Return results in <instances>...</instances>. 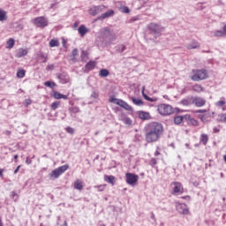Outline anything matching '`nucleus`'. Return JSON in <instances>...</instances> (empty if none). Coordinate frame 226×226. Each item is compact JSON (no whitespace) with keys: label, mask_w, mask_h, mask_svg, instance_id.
I'll return each instance as SVG.
<instances>
[{"label":"nucleus","mask_w":226,"mask_h":226,"mask_svg":"<svg viewBox=\"0 0 226 226\" xmlns=\"http://www.w3.org/2000/svg\"><path fill=\"white\" fill-rule=\"evenodd\" d=\"M163 135V124L152 122L145 127L146 140L148 144L158 142Z\"/></svg>","instance_id":"obj_1"},{"label":"nucleus","mask_w":226,"mask_h":226,"mask_svg":"<svg viewBox=\"0 0 226 226\" xmlns=\"http://www.w3.org/2000/svg\"><path fill=\"white\" fill-rule=\"evenodd\" d=\"M147 36H149L150 40H156L162 36L163 33V26L159 25L158 23L151 22L147 26Z\"/></svg>","instance_id":"obj_2"},{"label":"nucleus","mask_w":226,"mask_h":226,"mask_svg":"<svg viewBox=\"0 0 226 226\" xmlns=\"http://www.w3.org/2000/svg\"><path fill=\"white\" fill-rule=\"evenodd\" d=\"M101 36L104 45H109L112 41H116V34L109 27H104L100 30Z\"/></svg>","instance_id":"obj_3"},{"label":"nucleus","mask_w":226,"mask_h":226,"mask_svg":"<svg viewBox=\"0 0 226 226\" xmlns=\"http://www.w3.org/2000/svg\"><path fill=\"white\" fill-rule=\"evenodd\" d=\"M192 72L194 73L191 79L194 82H199L200 80H206L207 79V71L206 69H201V70H192Z\"/></svg>","instance_id":"obj_4"},{"label":"nucleus","mask_w":226,"mask_h":226,"mask_svg":"<svg viewBox=\"0 0 226 226\" xmlns=\"http://www.w3.org/2000/svg\"><path fill=\"white\" fill-rule=\"evenodd\" d=\"M157 110L161 116H170L174 114V108L170 104H160Z\"/></svg>","instance_id":"obj_5"},{"label":"nucleus","mask_w":226,"mask_h":226,"mask_svg":"<svg viewBox=\"0 0 226 226\" xmlns=\"http://www.w3.org/2000/svg\"><path fill=\"white\" fill-rule=\"evenodd\" d=\"M69 169H70V165L64 164V165L60 166L57 169L54 170L49 174V176H50V177H54V179H57V177H59V176H61L62 174H64V172H66V170Z\"/></svg>","instance_id":"obj_6"},{"label":"nucleus","mask_w":226,"mask_h":226,"mask_svg":"<svg viewBox=\"0 0 226 226\" xmlns=\"http://www.w3.org/2000/svg\"><path fill=\"white\" fill-rule=\"evenodd\" d=\"M34 24L36 26V27H41L43 29V27H47V26H49V19L43 16L37 17L34 19Z\"/></svg>","instance_id":"obj_7"},{"label":"nucleus","mask_w":226,"mask_h":226,"mask_svg":"<svg viewBox=\"0 0 226 226\" xmlns=\"http://www.w3.org/2000/svg\"><path fill=\"white\" fill-rule=\"evenodd\" d=\"M126 183L131 186H135L139 182V175H135L134 173H126Z\"/></svg>","instance_id":"obj_8"},{"label":"nucleus","mask_w":226,"mask_h":226,"mask_svg":"<svg viewBox=\"0 0 226 226\" xmlns=\"http://www.w3.org/2000/svg\"><path fill=\"white\" fill-rule=\"evenodd\" d=\"M176 207L179 215H190V209H188V206L186 204L177 201Z\"/></svg>","instance_id":"obj_9"},{"label":"nucleus","mask_w":226,"mask_h":226,"mask_svg":"<svg viewBox=\"0 0 226 226\" xmlns=\"http://www.w3.org/2000/svg\"><path fill=\"white\" fill-rule=\"evenodd\" d=\"M103 10H105V6L104 5L93 6L92 8H90L88 10V13L92 17H96V15L102 13V11H103Z\"/></svg>","instance_id":"obj_10"},{"label":"nucleus","mask_w":226,"mask_h":226,"mask_svg":"<svg viewBox=\"0 0 226 226\" xmlns=\"http://www.w3.org/2000/svg\"><path fill=\"white\" fill-rule=\"evenodd\" d=\"M56 77L58 80H60L61 84H68L70 82V76L68 72L56 73Z\"/></svg>","instance_id":"obj_11"},{"label":"nucleus","mask_w":226,"mask_h":226,"mask_svg":"<svg viewBox=\"0 0 226 226\" xmlns=\"http://www.w3.org/2000/svg\"><path fill=\"white\" fill-rule=\"evenodd\" d=\"M192 105H195V107H204L206 105V99L202 97H192Z\"/></svg>","instance_id":"obj_12"},{"label":"nucleus","mask_w":226,"mask_h":226,"mask_svg":"<svg viewBox=\"0 0 226 226\" xmlns=\"http://www.w3.org/2000/svg\"><path fill=\"white\" fill-rule=\"evenodd\" d=\"M109 102L114 103L115 105H118V107H121L122 109L124 106V103H126V102H124V100L116 98V96L114 95H111L109 97Z\"/></svg>","instance_id":"obj_13"},{"label":"nucleus","mask_w":226,"mask_h":226,"mask_svg":"<svg viewBox=\"0 0 226 226\" xmlns=\"http://www.w3.org/2000/svg\"><path fill=\"white\" fill-rule=\"evenodd\" d=\"M185 120L187 121V124L190 126H199V121H197L195 118H192V116L185 115Z\"/></svg>","instance_id":"obj_14"},{"label":"nucleus","mask_w":226,"mask_h":226,"mask_svg":"<svg viewBox=\"0 0 226 226\" xmlns=\"http://www.w3.org/2000/svg\"><path fill=\"white\" fill-rule=\"evenodd\" d=\"M120 121H123L124 124H127L128 126H132V118L128 117L125 113H121L119 116Z\"/></svg>","instance_id":"obj_15"},{"label":"nucleus","mask_w":226,"mask_h":226,"mask_svg":"<svg viewBox=\"0 0 226 226\" xmlns=\"http://www.w3.org/2000/svg\"><path fill=\"white\" fill-rule=\"evenodd\" d=\"M181 105L188 107L189 105H193V96H187L180 102Z\"/></svg>","instance_id":"obj_16"},{"label":"nucleus","mask_w":226,"mask_h":226,"mask_svg":"<svg viewBox=\"0 0 226 226\" xmlns=\"http://www.w3.org/2000/svg\"><path fill=\"white\" fill-rule=\"evenodd\" d=\"M112 15H114V10H109L102 13L101 16L97 17L96 20H104V19H109V17H112Z\"/></svg>","instance_id":"obj_17"},{"label":"nucleus","mask_w":226,"mask_h":226,"mask_svg":"<svg viewBox=\"0 0 226 226\" xmlns=\"http://www.w3.org/2000/svg\"><path fill=\"white\" fill-rule=\"evenodd\" d=\"M138 116L139 119H142V121H147L151 118V115L149 114V112L146 111H139Z\"/></svg>","instance_id":"obj_18"},{"label":"nucleus","mask_w":226,"mask_h":226,"mask_svg":"<svg viewBox=\"0 0 226 226\" xmlns=\"http://www.w3.org/2000/svg\"><path fill=\"white\" fill-rule=\"evenodd\" d=\"M78 33L80 34L81 37H84L86 36V34H87V33H89V29L86 27V26L81 25L78 28Z\"/></svg>","instance_id":"obj_19"},{"label":"nucleus","mask_w":226,"mask_h":226,"mask_svg":"<svg viewBox=\"0 0 226 226\" xmlns=\"http://www.w3.org/2000/svg\"><path fill=\"white\" fill-rule=\"evenodd\" d=\"M96 68V63L94 61H89L85 65L86 72H91V70H94Z\"/></svg>","instance_id":"obj_20"},{"label":"nucleus","mask_w":226,"mask_h":226,"mask_svg":"<svg viewBox=\"0 0 226 226\" xmlns=\"http://www.w3.org/2000/svg\"><path fill=\"white\" fill-rule=\"evenodd\" d=\"M104 181H106V183H109V185H112V186H114L115 185V181H116V177L110 175H105L104 176Z\"/></svg>","instance_id":"obj_21"},{"label":"nucleus","mask_w":226,"mask_h":226,"mask_svg":"<svg viewBox=\"0 0 226 226\" xmlns=\"http://www.w3.org/2000/svg\"><path fill=\"white\" fill-rule=\"evenodd\" d=\"M53 96L56 100H68V95L63 94L57 91L54 92Z\"/></svg>","instance_id":"obj_22"},{"label":"nucleus","mask_w":226,"mask_h":226,"mask_svg":"<svg viewBox=\"0 0 226 226\" xmlns=\"http://www.w3.org/2000/svg\"><path fill=\"white\" fill-rule=\"evenodd\" d=\"M214 34L216 37L226 36V25L223 26L222 30H217L214 33Z\"/></svg>","instance_id":"obj_23"},{"label":"nucleus","mask_w":226,"mask_h":226,"mask_svg":"<svg viewBox=\"0 0 226 226\" xmlns=\"http://www.w3.org/2000/svg\"><path fill=\"white\" fill-rule=\"evenodd\" d=\"M27 54V49H19L16 51V57H24Z\"/></svg>","instance_id":"obj_24"},{"label":"nucleus","mask_w":226,"mask_h":226,"mask_svg":"<svg viewBox=\"0 0 226 226\" xmlns=\"http://www.w3.org/2000/svg\"><path fill=\"white\" fill-rule=\"evenodd\" d=\"M131 100L132 103H134V105H137L138 107H142V105H144V101H142L141 99L132 97Z\"/></svg>","instance_id":"obj_25"},{"label":"nucleus","mask_w":226,"mask_h":226,"mask_svg":"<svg viewBox=\"0 0 226 226\" xmlns=\"http://www.w3.org/2000/svg\"><path fill=\"white\" fill-rule=\"evenodd\" d=\"M116 52H118L119 54H123L124 50H126V45L124 44H120L115 47Z\"/></svg>","instance_id":"obj_26"},{"label":"nucleus","mask_w":226,"mask_h":226,"mask_svg":"<svg viewBox=\"0 0 226 226\" xmlns=\"http://www.w3.org/2000/svg\"><path fill=\"white\" fill-rule=\"evenodd\" d=\"M145 89H146V87H143L142 96H143L144 100H147V102H156V99L151 98V97H149V95H147L144 93Z\"/></svg>","instance_id":"obj_27"},{"label":"nucleus","mask_w":226,"mask_h":226,"mask_svg":"<svg viewBox=\"0 0 226 226\" xmlns=\"http://www.w3.org/2000/svg\"><path fill=\"white\" fill-rule=\"evenodd\" d=\"M110 75V72H109V69H102L99 72V76L105 78V77H109Z\"/></svg>","instance_id":"obj_28"},{"label":"nucleus","mask_w":226,"mask_h":226,"mask_svg":"<svg viewBox=\"0 0 226 226\" xmlns=\"http://www.w3.org/2000/svg\"><path fill=\"white\" fill-rule=\"evenodd\" d=\"M192 91H194L195 93H202L204 92V87H202V86L199 84H196L192 86Z\"/></svg>","instance_id":"obj_29"},{"label":"nucleus","mask_w":226,"mask_h":226,"mask_svg":"<svg viewBox=\"0 0 226 226\" xmlns=\"http://www.w3.org/2000/svg\"><path fill=\"white\" fill-rule=\"evenodd\" d=\"M74 188L75 190H82V188H84V185H82V181L81 180H76L74 182Z\"/></svg>","instance_id":"obj_30"},{"label":"nucleus","mask_w":226,"mask_h":226,"mask_svg":"<svg viewBox=\"0 0 226 226\" xmlns=\"http://www.w3.org/2000/svg\"><path fill=\"white\" fill-rule=\"evenodd\" d=\"M4 20H8V16H6V11L0 9V22H4Z\"/></svg>","instance_id":"obj_31"},{"label":"nucleus","mask_w":226,"mask_h":226,"mask_svg":"<svg viewBox=\"0 0 226 226\" xmlns=\"http://www.w3.org/2000/svg\"><path fill=\"white\" fill-rule=\"evenodd\" d=\"M173 193H179L181 192V183L174 182Z\"/></svg>","instance_id":"obj_32"},{"label":"nucleus","mask_w":226,"mask_h":226,"mask_svg":"<svg viewBox=\"0 0 226 226\" xmlns=\"http://www.w3.org/2000/svg\"><path fill=\"white\" fill-rule=\"evenodd\" d=\"M184 119H185V116H176L174 117V123L175 124H181Z\"/></svg>","instance_id":"obj_33"},{"label":"nucleus","mask_w":226,"mask_h":226,"mask_svg":"<svg viewBox=\"0 0 226 226\" xmlns=\"http://www.w3.org/2000/svg\"><path fill=\"white\" fill-rule=\"evenodd\" d=\"M15 47V39L10 38L7 41V49H13Z\"/></svg>","instance_id":"obj_34"},{"label":"nucleus","mask_w":226,"mask_h":226,"mask_svg":"<svg viewBox=\"0 0 226 226\" xmlns=\"http://www.w3.org/2000/svg\"><path fill=\"white\" fill-rule=\"evenodd\" d=\"M122 109H124V110H127L128 112H131V114H133V108L128 104V102H124Z\"/></svg>","instance_id":"obj_35"},{"label":"nucleus","mask_w":226,"mask_h":226,"mask_svg":"<svg viewBox=\"0 0 226 226\" xmlns=\"http://www.w3.org/2000/svg\"><path fill=\"white\" fill-rule=\"evenodd\" d=\"M44 86H46V87H49L50 89H54V87H56V82L54 81H46L44 82Z\"/></svg>","instance_id":"obj_36"},{"label":"nucleus","mask_w":226,"mask_h":226,"mask_svg":"<svg viewBox=\"0 0 226 226\" xmlns=\"http://www.w3.org/2000/svg\"><path fill=\"white\" fill-rule=\"evenodd\" d=\"M18 79H24L26 77V70L21 69L17 72Z\"/></svg>","instance_id":"obj_37"},{"label":"nucleus","mask_w":226,"mask_h":226,"mask_svg":"<svg viewBox=\"0 0 226 226\" xmlns=\"http://www.w3.org/2000/svg\"><path fill=\"white\" fill-rule=\"evenodd\" d=\"M207 140H209V139L207 138V134H201L200 142H202L204 146L207 144Z\"/></svg>","instance_id":"obj_38"},{"label":"nucleus","mask_w":226,"mask_h":226,"mask_svg":"<svg viewBox=\"0 0 226 226\" xmlns=\"http://www.w3.org/2000/svg\"><path fill=\"white\" fill-rule=\"evenodd\" d=\"M59 105H61L60 102H54L51 105H50V109L51 110H57V108L59 107Z\"/></svg>","instance_id":"obj_39"},{"label":"nucleus","mask_w":226,"mask_h":226,"mask_svg":"<svg viewBox=\"0 0 226 226\" xmlns=\"http://www.w3.org/2000/svg\"><path fill=\"white\" fill-rule=\"evenodd\" d=\"M198 47H199V42H192V43L187 45L188 50H192L193 49H198Z\"/></svg>","instance_id":"obj_40"},{"label":"nucleus","mask_w":226,"mask_h":226,"mask_svg":"<svg viewBox=\"0 0 226 226\" xmlns=\"http://www.w3.org/2000/svg\"><path fill=\"white\" fill-rule=\"evenodd\" d=\"M49 47H59V41L52 39L49 41Z\"/></svg>","instance_id":"obj_41"},{"label":"nucleus","mask_w":226,"mask_h":226,"mask_svg":"<svg viewBox=\"0 0 226 226\" xmlns=\"http://www.w3.org/2000/svg\"><path fill=\"white\" fill-rule=\"evenodd\" d=\"M219 119H217V121L219 123H226V113L225 114H222L221 116H219Z\"/></svg>","instance_id":"obj_42"},{"label":"nucleus","mask_w":226,"mask_h":226,"mask_svg":"<svg viewBox=\"0 0 226 226\" xmlns=\"http://www.w3.org/2000/svg\"><path fill=\"white\" fill-rule=\"evenodd\" d=\"M120 11H122V13H130V8H128V6H123L120 8Z\"/></svg>","instance_id":"obj_43"},{"label":"nucleus","mask_w":226,"mask_h":226,"mask_svg":"<svg viewBox=\"0 0 226 226\" xmlns=\"http://www.w3.org/2000/svg\"><path fill=\"white\" fill-rule=\"evenodd\" d=\"M199 117L202 123H207V117L206 115H199Z\"/></svg>","instance_id":"obj_44"},{"label":"nucleus","mask_w":226,"mask_h":226,"mask_svg":"<svg viewBox=\"0 0 226 226\" xmlns=\"http://www.w3.org/2000/svg\"><path fill=\"white\" fill-rule=\"evenodd\" d=\"M65 130L67 133H70V135H73V133H75V129H73L72 127H66Z\"/></svg>","instance_id":"obj_45"},{"label":"nucleus","mask_w":226,"mask_h":226,"mask_svg":"<svg viewBox=\"0 0 226 226\" xmlns=\"http://www.w3.org/2000/svg\"><path fill=\"white\" fill-rule=\"evenodd\" d=\"M40 59H43L42 63H47V56L43 53L39 54Z\"/></svg>","instance_id":"obj_46"},{"label":"nucleus","mask_w":226,"mask_h":226,"mask_svg":"<svg viewBox=\"0 0 226 226\" xmlns=\"http://www.w3.org/2000/svg\"><path fill=\"white\" fill-rule=\"evenodd\" d=\"M158 163V162H156L155 158H152L149 162V165H151V167H154V165H156Z\"/></svg>","instance_id":"obj_47"},{"label":"nucleus","mask_w":226,"mask_h":226,"mask_svg":"<svg viewBox=\"0 0 226 226\" xmlns=\"http://www.w3.org/2000/svg\"><path fill=\"white\" fill-rule=\"evenodd\" d=\"M191 182L192 183L193 186H196V187L200 185V182H199V180H194V178H192Z\"/></svg>","instance_id":"obj_48"},{"label":"nucleus","mask_w":226,"mask_h":226,"mask_svg":"<svg viewBox=\"0 0 226 226\" xmlns=\"http://www.w3.org/2000/svg\"><path fill=\"white\" fill-rule=\"evenodd\" d=\"M11 199H14L15 200H19V194H17V192H11Z\"/></svg>","instance_id":"obj_49"},{"label":"nucleus","mask_w":226,"mask_h":226,"mask_svg":"<svg viewBox=\"0 0 226 226\" xmlns=\"http://www.w3.org/2000/svg\"><path fill=\"white\" fill-rule=\"evenodd\" d=\"M72 56L73 57H77V56H79V49H72Z\"/></svg>","instance_id":"obj_50"},{"label":"nucleus","mask_w":226,"mask_h":226,"mask_svg":"<svg viewBox=\"0 0 226 226\" xmlns=\"http://www.w3.org/2000/svg\"><path fill=\"white\" fill-rule=\"evenodd\" d=\"M57 4H59V2L57 1H53V4H51L49 10H53V8H56V6H57Z\"/></svg>","instance_id":"obj_51"},{"label":"nucleus","mask_w":226,"mask_h":226,"mask_svg":"<svg viewBox=\"0 0 226 226\" xmlns=\"http://www.w3.org/2000/svg\"><path fill=\"white\" fill-rule=\"evenodd\" d=\"M99 94L98 92L94 91L91 94V98H94V100H96L98 98Z\"/></svg>","instance_id":"obj_52"},{"label":"nucleus","mask_w":226,"mask_h":226,"mask_svg":"<svg viewBox=\"0 0 226 226\" xmlns=\"http://www.w3.org/2000/svg\"><path fill=\"white\" fill-rule=\"evenodd\" d=\"M137 20H139V16L133 17L132 18L129 22L130 24H133V22H137Z\"/></svg>","instance_id":"obj_53"},{"label":"nucleus","mask_w":226,"mask_h":226,"mask_svg":"<svg viewBox=\"0 0 226 226\" xmlns=\"http://www.w3.org/2000/svg\"><path fill=\"white\" fill-rule=\"evenodd\" d=\"M86 57H87V51H82L81 52V58L82 59H86Z\"/></svg>","instance_id":"obj_54"},{"label":"nucleus","mask_w":226,"mask_h":226,"mask_svg":"<svg viewBox=\"0 0 226 226\" xmlns=\"http://www.w3.org/2000/svg\"><path fill=\"white\" fill-rule=\"evenodd\" d=\"M216 104L218 107H223V105L225 104V101H219V102H217Z\"/></svg>","instance_id":"obj_55"},{"label":"nucleus","mask_w":226,"mask_h":226,"mask_svg":"<svg viewBox=\"0 0 226 226\" xmlns=\"http://www.w3.org/2000/svg\"><path fill=\"white\" fill-rule=\"evenodd\" d=\"M26 165H31V163H33V161L29 157H26Z\"/></svg>","instance_id":"obj_56"},{"label":"nucleus","mask_w":226,"mask_h":226,"mask_svg":"<svg viewBox=\"0 0 226 226\" xmlns=\"http://www.w3.org/2000/svg\"><path fill=\"white\" fill-rule=\"evenodd\" d=\"M205 112H207V110H206V109H198L196 111V114H204Z\"/></svg>","instance_id":"obj_57"},{"label":"nucleus","mask_w":226,"mask_h":226,"mask_svg":"<svg viewBox=\"0 0 226 226\" xmlns=\"http://www.w3.org/2000/svg\"><path fill=\"white\" fill-rule=\"evenodd\" d=\"M97 188H98V192H103L105 185H99Z\"/></svg>","instance_id":"obj_58"},{"label":"nucleus","mask_w":226,"mask_h":226,"mask_svg":"<svg viewBox=\"0 0 226 226\" xmlns=\"http://www.w3.org/2000/svg\"><path fill=\"white\" fill-rule=\"evenodd\" d=\"M213 132L214 133H220V130L217 127H214Z\"/></svg>","instance_id":"obj_59"},{"label":"nucleus","mask_w":226,"mask_h":226,"mask_svg":"<svg viewBox=\"0 0 226 226\" xmlns=\"http://www.w3.org/2000/svg\"><path fill=\"white\" fill-rule=\"evenodd\" d=\"M47 70H54V64H49Z\"/></svg>","instance_id":"obj_60"},{"label":"nucleus","mask_w":226,"mask_h":226,"mask_svg":"<svg viewBox=\"0 0 226 226\" xmlns=\"http://www.w3.org/2000/svg\"><path fill=\"white\" fill-rule=\"evenodd\" d=\"M26 105H31V103H32L31 99H26Z\"/></svg>","instance_id":"obj_61"},{"label":"nucleus","mask_w":226,"mask_h":226,"mask_svg":"<svg viewBox=\"0 0 226 226\" xmlns=\"http://www.w3.org/2000/svg\"><path fill=\"white\" fill-rule=\"evenodd\" d=\"M20 165H19L16 170H14V174H17L19 172V170H20Z\"/></svg>","instance_id":"obj_62"},{"label":"nucleus","mask_w":226,"mask_h":226,"mask_svg":"<svg viewBox=\"0 0 226 226\" xmlns=\"http://www.w3.org/2000/svg\"><path fill=\"white\" fill-rule=\"evenodd\" d=\"M4 172V170L0 169V177H4V175H3Z\"/></svg>","instance_id":"obj_63"},{"label":"nucleus","mask_w":226,"mask_h":226,"mask_svg":"<svg viewBox=\"0 0 226 226\" xmlns=\"http://www.w3.org/2000/svg\"><path fill=\"white\" fill-rule=\"evenodd\" d=\"M4 135L10 136V135H11V131H5Z\"/></svg>","instance_id":"obj_64"}]
</instances>
